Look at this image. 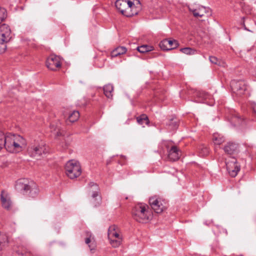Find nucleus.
I'll return each mask as SVG.
<instances>
[{"mask_svg":"<svg viewBox=\"0 0 256 256\" xmlns=\"http://www.w3.org/2000/svg\"><path fill=\"white\" fill-rule=\"evenodd\" d=\"M15 188L18 192L32 198L36 196L39 192L37 184L34 181L26 178L17 180Z\"/></svg>","mask_w":256,"mask_h":256,"instance_id":"1","label":"nucleus"},{"mask_svg":"<svg viewBox=\"0 0 256 256\" xmlns=\"http://www.w3.org/2000/svg\"><path fill=\"white\" fill-rule=\"evenodd\" d=\"M139 6H136L132 0H117L115 5L118 10L124 16H132L138 14L141 8L140 1H137Z\"/></svg>","mask_w":256,"mask_h":256,"instance_id":"2","label":"nucleus"},{"mask_svg":"<svg viewBox=\"0 0 256 256\" xmlns=\"http://www.w3.org/2000/svg\"><path fill=\"white\" fill-rule=\"evenodd\" d=\"M5 148L10 152H18L22 150V146L25 144L24 138L18 134H4Z\"/></svg>","mask_w":256,"mask_h":256,"instance_id":"3","label":"nucleus"},{"mask_svg":"<svg viewBox=\"0 0 256 256\" xmlns=\"http://www.w3.org/2000/svg\"><path fill=\"white\" fill-rule=\"evenodd\" d=\"M133 218L139 222L146 223L152 217V212L149 206L144 203H138L132 210Z\"/></svg>","mask_w":256,"mask_h":256,"instance_id":"4","label":"nucleus"},{"mask_svg":"<svg viewBox=\"0 0 256 256\" xmlns=\"http://www.w3.org/2000/svg\"><path fill=\"white\" fill-rule=\"evenodd\" d=\"M66 172L68 178L74 179L79 176L82 173L80 163L74 160H69L65 166Z\"/></svg>","mask_w":256,"mask_h":256,"instance_id":"5","label":"nucleus"},{"mask_svg":"<svg viewBox=\"0 0 256 256\" xmlns=\"http://www.w3.org/2000/svg\"><path fill=\"white\" fill-rule=\"evenodd\" d=\"M108 238L113 247L116 248L120 244L122 238L120 234L119 230L116 225H112L109 227Z\"/></svg>","mask_w":256,"mask_h":256,"instance_id":"6","label":"nucleus"},{"mask_svg":"<svg viewBox=\"0 0 256 256\" xmlns=\"http://www.w3.org/2000/svg\"><path fill=\"white\" fill-rule=\"evenodd\" d=\"M149 204L152 208L158 214L162 212L166 208V202L156 196L150 198Z\"/></svg>","mask_w":256,"mask_h":256,"instance_id":"7","label":"nucleus"},{"mask_svg":"<svg viewBox=\"0 0 256 256\" xmlns=\"http://www.w3.org/2000/svg\"><path fill=\"white\" fill-rule=\"evenodd\" d=\"M230 86L232 92L238 95L244 94L246 90V86L244 80H232L230 82Z\"/></svg>","mask_w":256,"mask_h":256,"instance_id":"8","label":"nucleus"},{"mask_svg":"<svg viewBox=\"0 0 256 256\" xmlns=\"http://www.w3.org/2000/svg\"><path fill=\"white\" fill-rule=\"evenodd\" d=\"M61 58L59 56L54 54L50 55L46 61L47 68L52 70H56L58 68L61 67Z\"/></svg>","mask_w":256,"mask_h":256,"instance_id":"9","label":"nucleus"},{"mask_svg":"<svg viewBox=\"0 0 256 256\" xmlns=\"http://www.w3.org/2000/svg\"><path fill=\"white\" fill-rule=\"evenodd\" d=\"M88 185L90 188L93 187L92 190H91L92 192V198L90 200L92 204L94 207L98 206L101 204V198L98 196V186L96 184L93 182H90Z\"/></svg>","mask_w":256,"mask_h":256,"instance_id":"10","label":"nucleus"},{"mask_svg":"<svg viewBox=\"0 0 256 256\" xmlns=\"http://www.w3.org/2000/svg\"><path fill=\"white\" fill-rule=\"evenodd\" d=\"M228 119L230 122L234 126H243L246 124L244 118H242L237 112L233 110L230 112Z\"/></svg>","mask_w":256,"mask_h":256,"instance_id":"11","label":"nucleus"},{"mask_svg":"<svg viewBox=\"0 0 256 256\" xmlns=\"http://www.w3.org/2000/svg\"><path fill=\"white\" fill-rule=\"evenodd\" d=\"M29 154L31 156L36 158L42 154L46 152V149L44 144H34L28 149Z\"/></svg>","mask_w":256,"mask_h":256,"instance_id":"12","label":"nucleus"},{"mask_svg":"<svg viewBox=\"0 0 256 256\" xmlns=\"http://www.w3.org/2000/svg\"><path fill=\"white\" fill-rule=\"evenodd\" d=\"M11 30L10 27L2 24L0 26V43H6L11 38Z\"/></svg>","mask_w":256,"mask_h":256,"instance_id":"13","label":"nucleus"},{"mask_svg":"<svg viewBox=\"0 0 256 256\" xmlns=\"http://www.w3.org/2000/svg\"><path fill=\"white\" fill-rule=\"evenodd\" d=\"M226 166L228 173L232 177H235L240 170V167L234 158H232L231 162H226Z\"/></svg>","mask_w":256,"mask_h":256,"instance_id":"14","label":"nucleus"},{"mask_svg":"<svg viewBox=\"0 0 256 256\" xmlns=\"http://www.w3.org/2000/svg\"><path fill=\"white\" fill-rule=\"evenodd\" d=\"M160 48L164 50L174 49L178 46V42L176 40H164L159 44Z\"/></svg>","mask_w":256,"mask_h":256,"instance_id":"15","label":"nucleus"},{"mask_svg":"<svg viewBox=\"0 0 256 256\" xmlns=\"http://www.w3.org/2000/svg\"><path fill=\"white\" fill-rule=\"evenodd\" d=\"M2 206L5 209L10 210L12 207V202L9 194L4 190H2L0 194Z\"/></svg>","mask_w":256,"mask_h":256,"instance_id":"16","label":"nucleus"},{"mask_svg":"<svg viewBox=\"0 0 256 256\" xmlns=\"http://www.w3.org/2000/svg\"><path fill=\"white\" fill-rule=\"evenodd\" d=\"M189 10L196 18H202L205 14L209 12L208 8L202 6H200L197 8L190 7Z\"/></svg>","mask_w":256,"mask_h":256,"instance_id":"17","label":"nucleus"},{"mask_svg":"<svg viewBox=\"0 0 256 256\" xmlns=\"http://www.w3.org/2000/svg\"><path fill=\"white\" fill-rule=\"evenodd\" d=\"M181 152L176 146H173L168 150V158L171 161H176L180 158Z\"/></svg>","mask_w":256,"mask_h":256,"instance_id":"18","label":"nucleus"},{"mask_svg":"<svg viewBox=\"0 0 256 256\" xmlns=\"http://www.w3.org/2000/svg\"><path fill=\"white\" fill-rule=\"evenodd\" d=\"M238 148L237 144L229 142L224 147V150L227 154H232L237 152Z\"/></svg>","mask_w":256,"mask_h":256,"instance_id":"19","label":"nucleus"},{"mask_svg":"<svg viewBox=\"0 0 256 256\" xmlns=\"http://www.w3.org/2000/svg\"><path fill=\"white\" fill-rule=\"evenodd\" d=\"M126 50V48L124 46H118L111 52V56L114 58L117 57L125 54Z\"/></svg>","mask_w":256,"mask_h":256,"instance_id":"20","label":"nucleus"},{"mask_svg":"<svg viewBox=\"0 0 256 256\" xmlns=\"http://www.w3.org/2000/svg\"><path fill=\"white\" fill-rule=\"evenodd\" d=\"M80 117L79 112L77 110H74L70 114L66 122L68 124L70 123H72L78 120Z\"/></svg>","mask_w":256,"mask_h":256,"instance_id":"21","label":"nucleus"},{"mask_svg":"<svg viewBox=\"0 0 256 256\" xmlns=\"http://www.w3.org/2000/svg\"><path fill=\"white\" fill-rule=\"evenodd\" d=\"M104 92V95L108 98L112 99V94L114 91V86L110 84H108L104 86L103 88Z\"/></svg>","mask_w":256,"mask_h":256,"instance_id":"22","label":"nucleus"},{"mask_svg":"<svg viewBox=\"0 0 256 256\" xmlns=\"http://www.w3.org/2000/svg\"><path fill=\"white\" fill-rule=\"evenodd\" d=\"M87 236L88 237L85 240L86 243L89 244L88 246L91 250H94L96 245L94 237H92V234L89 232L88 233Z\"/></svg>","mask_w":256,"mask_h":256,"instance_id":"23","label":"nucleus"},{"mask_svg":"<svg viewBox=\"0 0 256 256\" xmlns=\"http://www.w3.org/2000/svg\"><path fill=\"white\" fill-rule=\"evenodd\" d=\"M8 243V238L6 234L0 233V250Z\"/></svg>","mask_w":256,"mask_h":256,"instance_id":"24","label":"nucleus"},{"mask_svg":"<svg viewBox=\"0 0 256 256\" xmlns=\"http://www.w3.org/2000/svg\"><path fill=\"white\" fill-rule=\"evenodd\" d=\"M137 122L141 125L144 124H148L149 122L148 117L146 115L142 114L136 118Z\"/></svg>","mask_w":256,"mask_h":256,"instance_id":"25","label":"nucleus"},{"mask_svg":"<svg viewBox=\"0 0 256 256\" xmlns=\"http://www.w3.org/2000/svg\"><path fill=\"white\" fill-rule=\"evenodd\" d=\"M195 96L202 100H206L210 98V94L203 91H196L195 92Z\"/></svg>","mask_w":256,"mask_h":256,"instance_id":"26","label":"nucleus"},{"mask_svg":"<svg viewBox=\"0 0 256 256\" xmlns=\"http://www.w3.org/2000/svg\"><path fill=\"white\" fill-rule=\"evenodd\" d=\"M180 51L188 55H192L196 53V50L194 49L188 47L182 48L180 49Z\"/></svg>","mask_w":256,"mask_h":256,"instance_id":"27","label":"nucleus"},{"mask_svg":"<svg viewBox=\"0 0 256 256\" xmlns=\"http://www.w3.org/2000/svg\"><path fill=\"white\" fill-rule=\"evenodd\" d=\"M138 50L140 53H144L152 50L151 47L147 45H143L137 48Z\"/></svg>","mask_w":256,"mask_h":256,"instance_id":"28","label":"nucleus"},{"mask_svg":"<svg viewBox=\"0 0 256 256\" xmlns=\"http://www.w3.org/2000/svg\"><path fill=\"white\" fill-rule=\"evenodd\" d=\"M213 140L215 144L220 145L224 142V138L219 135H214Z\"/></svg>","mask_w":256,"mask_h":256,"instance_id":"29","label":"nucleus"},{"mask_svg":"<svg viewBox=\"0 0 256 256\" xmlns=\"http://www.w3.org/2000/svg\"><path fill=\"white\" fill-rule=\"evenodd\" d=\"M7 17V12L4 8H0V24Z\"/></svg>","mask_w":256,"mask_h":256,"instance_id":"30","label":"nucleus"},{"mask_svg":"<svg viewBox=\"0 0 256 256\" xmlns=\"http://www.w3.org/2000/svg\"><path fill=\"white\" fill-rule=\"evenodd\" d=\"M168 126H172V129H176L178 126V122L176 120L172 118L170 120L168 124Z\"/></svg>","mask_w":256,"mask_h":256,"instance_id":"31","label":"nucleus"},{"mask_svg":"<svg viewBox=\"0 0 256 256\" xmlns=\"http://www.w3.org/2000/svg\"><path fill=\"white\" fill-rule=\"evenodd\" d=\"M5 148L4 134L0 131V150L4 148Z\"/></svg>","mask_w":256,"mask_h":256,"instance_id":"32","label":"nucleus"},{"mask_svg":"<svg viewBox=\"0 0 256 256\" xmlns=\"http://www.w3.org/2000/svg\"><path fill=\"white\" fill-rule=\"evenodd\" d=\"M209 60L210 62L212 64L219 66L221 65V62L215 56H210L209 57Z\"/></svg>","mask_w":256,"mask_h":256,"instance_id":"33","label":"nucleus"},{"mask_svg":"<svg viewBox=\"0 0 256 256\" xmlns=\"http://www.w3.org/2000/svg\"><path fill=\"white\" fill-rule=\"evenodd\" d=\"M200 152L202 156H206L209 152L208 149L206 146H203Z\"/></svg>","mask_w":256,"mask_h":256,"instance_id":"34","label":"nucleus"},{"mask_svg":"<svg viewBox=\"0 0 256 256\" xmlns=\"http://www.w3.org/2000/svg\"><path fill=\"white\" fill-rule=\"evenodd\" d=\"M6 43H0V54L5 52L6 49Z\"/></svg>","mask_w":256,"mask_h":256,"instance_id":"35","label":"nucleus"},{"mask_svg":"<svg viewBox=\"0 0 256 256\" xmlns=\"http://www.w3.org/2000/svg\"><path fill=\"white\" fill-rule=\"evenodd\" d=\"M18 253L19 254H22V256L24 254L22 252H20L19 251L18 252Z\"/></svg>","mask_w":256,"mask_h":256,"instance_id":"36","label":"nucleus"}]
</instances>
